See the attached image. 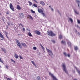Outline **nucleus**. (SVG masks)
I'll list each match as a JSON object with an SVG mask.
<instances>
[{
    "label": "nucleus",
    "instance_id": "obj_1",
    "mask_svg": "<svg viewBox=\"0 0 80 80\" xmlns=\"http://www.w3.org/2000/svg\"><path fill=\"white\" fill-rule=\"evenodd\" d=\"M62 67L63 68V71H64L65 73H68V72H67V69H66V67H65V63H62Z\"/></svg>",
    "mask_w": 80,
    "mask_h": 80
},
{
    "label": "nucleus",
    "instance_id": "obj_2",
    "mask_svg": "<svg viewBox=\"0 0 80 80\" xmlns=\"http://www.w3.org/2000/svg\"><path fill=\"white\" fill-rule=\"evenodd\" d=\"M9 7L12 10V11H15V10L14 9V7L13 6V5L12 4V3H10L9 5Z\"/></svg>",
    "mask_w": 80,
    "mask_h": 80
},
{
    "label": "nucleus",
    "instance_id": "obj_3",
    "mask_svg": "<svg viewBox=\"0 0 80 80\" xmlns=\"http://www.w3.org/2000/svg\"><path fill=\"white\" fill-rule=\"evenodd\" d=\"M50 75L53 78L52 80H58V79L57 78H56V77H55L54 75H53V74L51 73Z\"/></svg>",
    "mask_w": 80,
    "mask_h": 80
},
{
    "label": "nucleus",
    "instance_id": "obj_4",
    "mask_svg": "<svg viewBox=\"0 0 80 80\" xmlns=\"http://www.w3.org/2000/svg\"><path fill=\"white\" fill-rule=\"evenodd\" d=\"M35 33H36L37 35H40L41 34V32L39 31L36 30L34 31Z\"/></svg>",
    "mask_w": 80,
    "mask_h": 80
},
{
    "label": "nucleus",
    "instance_id": "obj_5",
    "mask_svg": "<svg viewBox=\"0 0 80 80\" xmlns=\"http://www.w3.org/2000/svg\"><path fill=\"white\" fill-rule=\"evenodd\" d=\"M56 34L53 33L52 31H50V36H51V37H55V36H56Z\"/></svg>",
    "mask_w": 80,
    "mask_h": 80
},
{
    "label": "nucleus",
    "instance_id": "obj_6",
    "mask_svg": "<svg viewBox=\"0 0 80 80\" xmlns=\"http://www.w3.org/2000/svg\"><path fill=\"white\" fill-rule=\"evenodd\" d=\"M19 17L20 18H23L24 17V15L23 13H20L19 14Z\"/></svg>",
    "mask_w": 80,
    "mask_h": 80
},
{
    "label": "nucleus",
    "instance_id": "obj_7",
    "mask_svg": "<svg viewBox=\"0 0 80 80\" xmlns=\"http://www.w3.org/2000/svg\"><path fill=\"white\" fill-rule=\"evenodd\" d=\"M16 44L18 46V45H20L21 44L20 42H19V41H18V40L17 39H16Z\"/></svg>",
    "mask_w": 80,
    "mask_h": 80
},
{
    "label": "nucleus",
    "instance_id": "obj_8",
    "mask_svg": "<svg viewBox=\"0 0 80 80\" xmlns=\"http://www.w3.org/2000/svg\"><path fill=\"white\" fill-rule=\"evenodd\" d=\"M0 37L1 38H2V39H1V40H3V39H4V37H3V35L2 34V33H1V32H0Z\"/></svg>",
    "mask_w": 80,
    "mask_h": 80
},
{
    "label": "nucleus",
    "instance_id": "obj_9",
    "mask_svg": "<svg viewBox=\"0 0 80 80\" xmlns=\"http://www.w3.org/2000/svg\"><path fill=\"white\" fill-rule=\"evenodd\" d=\"M27 17L28 18H29L30 19L33 20V18H32V16L30 15H28Z\"/></svg>",
    "mask_w": 80,
    "mask_h": 80
},
{
    "label": "nucleus",
    "instance_id": "obj_10",
    "mask_svg": "<svg viewBox=\"0 0 80 80\" xmlns=\"http://www.w3.org/2000/svg\"><path fill=\"white\" fill-rule=\"evenodd\" d=\"M38 10L39 13H43V10L42 9L38 8Z\"/></svg>",
    "mask_w": 80,
    "mask_h": 80
},
{
    "label": "nucleus",
    "instance_id": "obj_11",
    "mask_svg": "<svg viewBox=\"0 0 80 80\" xmlns=\"http://www.w3.org/2000/svg\"><path fill=\"white\" fill-rule=\"evenodd\" d=\"M39 3L40 4L42 5L43 6H44V5H45V2H44L43 1H40V2Z\"/></svg>",
    "mask_w": 80,
    "mask_h": 80
},
{
    "label": "nucleus",
    "instance_id": "obj_12",
    "mask_svg": "<svg viewBox=\"0 0 80 80\" xmlns=\"http://www.w3.org/2000/svg\"><path fill=\"white\" fill-rule=\"evenodd\" d=\"M17 9H18V10H21V8L20 6L19 5H17Z\"/></svg>",
    "mask_w": 80,
    "mask_h": 80
},
{
    "label": "nucleus",
    "instance_id": "obj_13",
    "mask_svg": "<svg viewBox=\"0 0 80 80\" xmlns=\"http://www.w3.org/2000/svg\"><path fill=\"white\" fill-rule=\"evenodd\" d=\"M22 47H25V48H27V45L25 44V43H22Z\"/></svg>",
    "mask_w": 80,
    "mask_h": 80
},
{
    "label": "nucleus",
    "instance_id": "obj_14",
    "mask_svg": "<svg viewBox=\"0 0 80 80\" xmlns=\"http://www.w3.org/2000/svg\"><path fill=\"white\" fill-rule=\"evenodd\" d=\"M67 43L68 46H69L70 47H71V46H72V44H71V43L69 41H68Z\"/></svg>",
    "mask_w": 80,
    "mask_h": 80
},
{
    "label": "nucleus",
    "instance_id": "obj_15",
    "mask_svg": "<svg viewBox=\"0 0 80 80\" xmlns=\"http://www.w3.org/2000/svg\"><path fill=\"white\" fill-rule=\"evenodd\" d=\"M14 57L17 59V58H18V56L17 54L15 53L14 55Z\"/></svg>",
    "mask_w": 80,
    "mask_h": 80
},
{
    "label": "nucleus",
    "instance_id": "obj_16",
    "mask_svg": "<svg viewBox=\"0 0 80 80\" xmlns=\"http://www.w3.org/2000/svg\"><path fill=\"white\" fill-rule=\"evenodd\" d=\"M31 63H32V64H33V65H34V66H35V67H36L37 64H35V63L34 62H33V61H31Z\"/></svg>",
    "mask_w": 80,
    "mask_h": 80
},
{
    "label": "nucleus",
    "instance_id": "obj_17",
    "mask_svg": "<svg viewBox=\"0 0 80 80\" xmlns=\"http://www.w3.org/2000/svg\"><path fill=\"white\" fill-rule=\"evenodd\" d=\"M28 2L29 3V6H31V5H32V3L31 2L28 1Z\"/></svg>",
    "mask_w": 80,
    "mask_h": 80
},
{
    "label": "nucleus",
    "instance_id": "obj_18",
    "mask_svg": "<svg viewBox=\"0 0 80 80\" xmlns=\"http://www.w3.org/2000/svg\"><path fill=\"white\" fill-rule=\"evenodd\" d=\"M47 34L49 36H50V31H48L47 32Z\"/></svg>",
    "mask_w": 80,
    "mask_h": 80
},
{
    "label": "nucleus",
    "instance_id": "obj_19",
    "mask_svg": "<svg viewBox=\"0 0 80 80\" xmlns=\"http://www.w3.org/2000/svg\"><path fill=\"white\" fill-rule=\"evenodd\" d=\"M2 50L4 53H6V50H5V48H2Z\"/></svg>",
    "mask_w": 80,
    "mask_h": 80
},
{
    "label": "nucleus",
    "instance_id": "obj_20",
    "mask_svg": "<svg viewBox=\"0 0 80 80\" xmlns=\"http://www.w3.org/2000/svg\"><path fill=\"white\" fill-rule=\"evenodd\" d=\"M46 49L47 52H48V53L50 52V50H49L48 49L47 47L46 48Z\"/></svg>",
    "mask_w": 80,
    "mask_h": 80
},
{
    "label": "nucleus",
    "instance_id": "obj_21",
    "mask_svg": "<svg viewBox=\"0 0 80 80\" xmlns=\"http://www.w3.org/2000/svg\"><path fill=\"white\" fill-rule=\"evenodd\" d=\"M31 12V13H35V12L33 11V10L32 9H31L30 10Z\"/></svg>",
    "mask_w": 80,
    "mask_h": 80
},
{
    "label": "nucleus",
    "instance_id": "obj_22",
    "mask_svg": "<svg viewBox=\"0 0 80 80\" xmlns=\"http://www.w3.org/2000/svg\"><path fill=\"white\" fill-rule=\"evenodd\" d=\"M32 6H34V7H37L38 6H37V4L34 3L33 4Z\"/></svg>",
    "mask_w": 80,
    "mask_h": 80
},
{
    "label": "nucleus",
    "instance_id": "obj_23",
    "mask_svg": "<svg viewBox=\"0 0 80 80\" xmlns=\"http://www.w3.org/2000/svg\"><path fill=\"white\" fill-rule=\"evenodd\" d=\"M18 46L19 47V48H20L21 49L22 48V45H21V44L20 45H18Z\"/></svg>",
    "mask_w": 80,
    "mask_h": 80
},
{
    "label": "nucleus",
    "instance_id": "obj_24",
    "mask_svg": "<svg viewBox=\"0 0 80 80\" xmlns=\"http://www.w3.org/2000/svg\"><path fill=\"white\" fill-rule=\"evenodd\" d=\"M0 62H1V63H3H3H3V60H2L1 59V58H0Z\"/></svg>",
    "mask_w": 80,
    "mask_h": 80
},
{
    "label": "nucleus",
    "instance_id": "obj_25",
    "mask_svg": "<svg viewBox=\"0 0 80 80\" xmlns=\"http://www.w3.org/2000/svg\"><path fill=\"white\" fill-rule=\"evenodd\" d=\"M28 34L29 37H32V35L30 32L28 33Z\"/></svg>",
    "mask_w": 80,
    "mask_h": 80
},
{
    "label": "nucleus",
    "instance_id": "obj_26",
    "mask_svg": "<svg viewBox=\"0 0 80 80\" xmlns=\"http://www.w3.org/2000/svg\"><path fill=\"white\" fill-rule=\"evenodd\" d=\"M42 15H43V17H46V15H45V14L43 12H42Z\"/></svg>",
    "mask_w": 80,
    "mask_h": 80
},
{
    "label": "nucleus",
    "instance_id": "obj_27",
    "mask_svg": "<svg viewBox=\"0 0 80 80\" xmlns=\"http://www.w3.org/2000/svg\"><path fill=\"white\" fill-rule=\"evenodd\" d=\"M74 49L75 50H78V47H75Z\"/></svg>",
    "mask_w": 80,
    "mask_h": 80
},
{
    "label": "nucleus",
    "instance_id": "obj_28",
    "mask_svg": "<svg viewBox=\"0 0 80 80\" xmlns=\"http://www.w3.org/2000/svg\"><path fill=\"white\" fill-rule=\"evenodd\" d=\"M63 54L64 55H65L66 57H67V53L64 52L63 53Z\"/></svg>",
    "mask_w": 80,
    "mask_h": 80
},
{
    "label": "nucleus",
    "instance_id": "obj_29",
    "mask_svg": "<svg viewBox=\"0 0 80 80\" xmlns=\"http://www.w3.org/2000/svg\"><path fill=\"white\" fill-rule=\"evenodd\" d=\"M62 36L61 35H59V39H62Z\"/></svg>",
    "mask_w": 80,
    "mask_h": 80
},
{
    "label": "nucleus",
    "instance_id": "obj_30",
    "mask_svg": "<svg viewBox=\"0 0 80 80\" xmlns=\"http://www.w3.org/2000/svg\"><path fill=\"white\" fill-rule=\"evenodd\" d=\"M19 26H20V25H21V26H22V27H23V25H22V23H20L19 24Z\"/></svg>",
    "mask_w": 80,
    "mask_h": 80
},
{
    "label": "nucleus",
    "instance_id": "obj_31",
    "mask_svg": "<svg viewBox=\"0 0 80 80\" xmlns=\"http://www.w3.org/2000/svg\"><path fill=\"white\" fill-rule=\"evenodd\" d=\"M74 12H75V13H76V14H79V13H78V12H77V11L74 10Z\"/></svg>",
    "mask_w": 80,
    "mask_h": 80
},
{
    "label": "nucleus",
    "instance_id": "obj_32",
    "mask_svg": "<svg viewBox=\"0 0 80 80\" xmlns=\"http://www.w3.org/2000/svg\"><path fill=\"white\" fill-rule=\"evenodd\" d=\"M33 50H37V47H34L33 48Z\"/></svg>",
    "mask_w": 80,
    "mask_h": 80
},
{
    "label": "nucleus",
    "instance_id": "obj_33",
    "mask_svg": "<svg viewBox=\"0 0 80 80\" xmlns=\"http://www.w3.org/2000/svg\"><path fill=\"white\" fill-rule=\"evenodd\" d=\"M69 20L71 22H73V20H72V18H70Z\"/></svg>",
    "mask_w": 80,
    "mask_h": 80
},
{
    "label": "nucleus",
    "instance_id": "obj_34",
    "mask_svg": "<svg viewBox=\"0 0 80 80\" xmlns=\"http://www.w3.org/2000/svg\"><path fill=\"white\" fill-rule=\"evenodd\" d=\"M34 2H35V3H38V2H37V0H33Z\"/></svg>",
    "mask_w": 80,
    "mask_h": 80
},
{
    "label": "nucleus",
    "instance_id": "obj_35",
    "mask_svg": "<svg viewBox=\"0 0 80 80\" xmlns=\"http://www.w3.org/2000/svg\"><path fill=\"white\" fill-rule=\"evenodd\" d=\"M22 30L24 32H25V28H22Z\"/></svg>",
    "mask_w": 80,
    "mask_h": 80
},
{
    "label": "nucleus",
    "instance_id": "obj_36",
    "mask_svg": "<svg viewBox=\"0 0 80 80\" xmlns=\"http://www.w3.org/2000/svg\"><path fill=\"white\" fill-rule=\"evenodd\" d=\"M65 41H61V43H65Z\"/></svg>",
    "mask_w": 80,
    "mask_h": 80
},
{
    "label": "nucleus",
    "instance_id": "obj_37",
    "mask_svg": "<svg viewBox=\"0 0 80 80\" xmlns=\"http://www.w3.org/2000/svg\"><path fill=\"white\" fill-rule=\"evenodd\" d=\"M52 42L53 43H55V41L54 40H52Z\"/></svg>",
    "mask_w": 80,
    "mask_h": 80
},
{
    "label": "nucleus",
    "instance_id": "obj_38",
    "mask_svg": "<svg viewBox=\"0 0 80 80\" xmlns=\"http://www.w3.org/2000/svg\"><path fill=\"white\" fill-rule=\"evenodd\" d=\"M19 58L20 59H23V58H22L20 55L19 56Z\"/></svg>",
    "mask_w": 80,
    "mask_h": 80
},
{
    "label": "nucleus",
    "instance_id": "obj_39",
    "mask_svg": "<svg viewBox=\"0 0 80 80\" xmlns=\"http://www.w3.org/2000/svg\"><path fill=\"white\" fill-rule=\"evenodd\" d=\"M11 61L12 62H14V63H15V61L14 60H13V59H11Z\"/></svg>",
    "mask_w": 80,
    "mask_h": 80
},
{
    "label": "nucleus",
    "instance_id": "obj_40",
    "mask_svg": "<svg viewBox=\"0 0 80 80\" xmlns=\"http://www.w3.org/2000/svg\"><path fill=\"white\" fill-rule=\"evenodd\" d=\"M42 48V49L44 51L45 50V48L43 47V46H42V47H41Z\"/></svg>",
    "mask_w": 80,
    "mask_h": 80
},
{
    "label": "nucleus",
    "instance_id": "obj_41",
    "mask_svg": "<svg viewBox=\"0 0 80 80\" xmlns=\"http://www.w3.org/2000/svg\"><path fill=\"white\" fill-rule=\"evenodd\" d=\"M78 22L79 23V24H80V21L79 20H78Z\"/></svg>",
    "mask_w": 80,
    "mask_h": 80
},
{
    "label": "nucleus",
    "instance_id": "obj_42",
    "mask_svg": "<svg viewBox=\"0 0 80 80\" xmlns=\"http://www.w3.org/2000/svg\"><path fill=\"white\" fill-rule=\"evenodd\" d=\"M6 67L7 69L8 68V65H6Z\"/></svg>",
    "mask_w": 80,
    "mask_h": 80
},
{
    "label": "nucleus",
    "instance_id": "obj_43",
    "mask_svg": "<svg viewBox=\"0 0 80 80\" xmlns=\"http://www.w3.org/2000/svg\"><path fill=\"white\" fill-rule=\"evenodd\" d=\"M7 78V80H11V79L9 78Z\"/></svg>",
    "mask_w": 80,
    "mask_h": 80
},
{
    "label": "nucleus",
    "instance_id": "obj_44",
    "mask_svg": "<svg viewBox=\"0 0 80 80\" xmlns=\"http://www.w3.org/2000/svg\"><path fill=\"white\" fill-rule=\"evenodd\" d=\"M50 54L52 55H53V53H52V52L51 51H50Z\"/></svg>",
    "mask_w": 80,
    "mask_h": 80
},
{
    "label": "nucleus",
    "instance_id": "obj_45",
    "mask_svg": "<svg viewBox=\"0 0 80 80\" xmlns=\"http://www.w3.org/2000/svg\"><path fill=\"white\" fill-rule=\"evenodd\" d=\"M6 14L7 15H9V13H8V11L7 12Z\"/></svg>",
    "mask_w": 80,
    "mask_h": 80
},
{
    "label": "nucleus",
    "instance_id": "obj_46",
    "mask_svg": "<svg viewBox=\"0 0 80 80\" xmlns=\"http://www.w3.org/2000/svg\"><path fill=\"white\" fill-rule=\"evenodd\" d=\"M67 56H68V57H70V54H68Z\"/></svg>",
    "mask_w": 80,
    "mask_h": 80
},
{
    "label": "nucleus",
    "instance_id": "obj_47",
    "mask_svg": "<svg viewBox=\"0 0 80 80\" xmlns=\"http://www.w3.org/2000/svg\"><path fill=\"white\" fill-rule=\"evenodd\" d=\"M7 24H8V25H10V23L9 22H7Z\"/></svg>",
    "mask_w": 80,
    "mask_h": 80
},
{
    "label": "nucleus",
    "instance_id": "obj_48",
    "mask_svg": "<svg viewBox=\"0 0 80 80\" xmlns=\"http://www.w3.org/2000/svg\"><path fill=\"white\" fill-rule=\"evenodd\" d=\"M51 10H52V12L53 11V8H51Z\"/></svg>",
    "mask_w": 80,
    "mask_h": 80
},
{
    "label": "nucleus",
    "instance_id": "obj_49",
    "mask_svg": "<svg viewBox=\"0 0 80 80\" xmlns=\"http://www.w3.org/2000/svg\"><path fill=\"white\" fill-rule=\"evenodd\" d=\"M40 46H41V47H43V46H42V44H40Z\"/></svg>",
    "mask_w": 80,
    "mask_h": 80
},
{
    "label": "nucleus",
    "instance_id": "obj_50",
    "mask_svg": "<svg viewBox=\"0 0 80 80\" xmlns=\"http://www.w3.org/2000/svg\"><path fill=\"white\" fill-rule=\"evenodd\" d=\"M77 27H78V28H80V27H79V26H77Z\"/></svg>",
    "mask_w": 80,
    "mask_h": 80
},
{
    "label": "nucleus",
    "instance_id": "obj_51",
    "mask_svg": "<svg viewBox=\"0 0 80 80\" xmlns=\"http://www.w3.org/2000/svg\"><path fill=\"white\" fill-rule=\"evenodd\" d=\"M7 36V37L8 38H9L8 37V36H7V35H6Z\"/></svg>",
    "mask_w": 80,
    "mask_h": 80
},
{
    "label": "nucleus",
    "instance_id": "obj_52",
    "mask_svg": "<svg viewBox=\"0 0 80 80\" xmlns=\"http://www.w3.org/2000/svg\"><path fill=\"white\" fill-rule=\"evenodd\" d=\"M2 15V13H1L0 12V15Z\"/></svg>",
    "mask_w": 80,
    "mask_h": 80
},
{
    "label": "nucleus",
    "instance_id": "obj_53",
    "mask_svg": "<svg viewBox=\"0 0 80 80\" xmlns=\"http://www.w3.org/2000/svg\"><path fill=\"white\" fill-rule=\"evenodd\" d=\"M2 67H1V66L0 65V68H1Z\"/></svg>",
    "mask_w": 80,
    "mask_h": 80
},
{
    "label": "nucleus",
    "instance_id": "obj_54",
    "mask_svg": "<svg viewBox=\"0 0 80 80\" xmlns=\"http://www.w3.org/2000/svg\"><path fill=\"white\" fill-rule=\"evenodd\" d=\"M49 55H50V53H49Z\"/></svg>",
    "mask_w": 80,
    "mask_h": 80
},
{
    "label": "nucleus",
    "instance_id": "obj_55",
    "mask_svg": "<svg viewBox=\"0 0 80 80\" xmlns=\"http://www.w3.org/2000/svg\"><path fill=\"white\" fill-rule=\"evenodd\" d=\"M49 7H50V6H49Z\"/></svg>",
    "mask_w": 80,
    "mask_h": 80
},
{
    "label": "nucleus",
    "instance_id": "obj_56",
    "mask_svg": "<svg viewBox=\"0 0 80 80\" xmlns=\"http://www.w3.org/2000/svg\"><path fill=\"white\" fill-rule=\"evenodd\" d=\"M50 74V72H49V75Z\"/></svg>",
    "mask_w": 80,
    "mask_h": 80
}]
</instances>
